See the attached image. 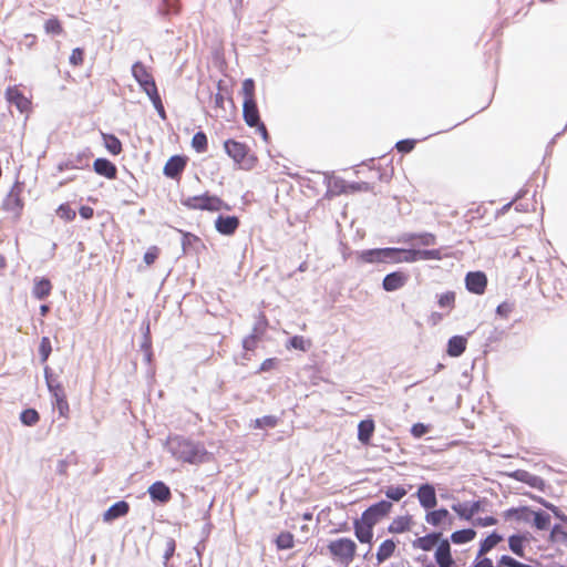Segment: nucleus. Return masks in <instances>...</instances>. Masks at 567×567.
I'll return each instance as SVG.
<instances>
[{
	"label": "nucleus",
	"mask_w": 567,
	"mask_h": 567,
	"mask_svg": "<svg viewBox=\"0 0 567 567\" xmlns=\"http://www.w3.org/2000/svg\"><path fill=\"white\" fill-rule=\"evenodd\" d=\"M168 447L173 456L183 463H203L206 461L208 454L203 443L183 436L171 439Z\"/></svg>",
	"instance_id": "1"
},
{
	"label": "nucleus",
	"mask_w": 567,
	"mask_h": 567,
	"mask_svg": "<svg viewBox=\"0 0 567 567\" xmlns=\"http://www.w3.org/2000/svg\"><path fill=\"white\" fill-rule=\"evenodd\" d=\"M181 203L185 208L190 210H207L214 213L223 209H230V206L226 202L216 195L209 194L208 192L200 195L188 196L183 198Z\"/></svg>",
	"instance_id": "2"
},
{
	"label": "nucleus",
	"mask_w": 567,
	"mask_h": 567,
	"mask_svg": "<svg viewBox=\"0 0 567 567\" xmlns=\"http://www.w3.org/2000/svg\"><path fill=\"white\" fill-rule=\"evenodd\" d=\"M224 148L239 168L249 171L256 166L258 159L247 144L229 138L224 142Z\"/></svg>",
	"instance_id": "3"
},
{
	"label": "nucleus",
	"mask_w": 567,
	"mask_h": 567,
	"mask_svg": "<svg viewBox=\"0 0 567 567\" xmlns=\"http://www.w3.org/2000/svg\"><path fill=\"white\" fill-rule=\"evenodd\" d=\"M327 548L334 561L348 566L355 558L358 546L353 539L340 537L330 540Z\"/></svg>",
	"instance_id": "4"
},
{
	"label": "nucleus",
	"mask_w": 567,
	"mask_h": 567,
	"mask_svg": "<svg viewBox=\"0 0 567 567\" xmlns=\"http://www.w3.org/2000/svg\"><path fill=\"white\" fill-rule=\"evenodd\" d=\"M393 509V504L390 501L382 499L375 504L369 506L362 514L361 517L364 522H367L371 526H375L383 518L389 516V514Z\"/></svg>",
	"instance_id": "5"
},
{
	"label": "nucleus",
	"mask_w": 567,
	"mask_h": 567,
	"mask_svg": "<svg viewBox=\"0 0 567 567\" xmlns=\"http://www.w3.org/2000/svg\"><path fill=\"white\" fill-rule=\"evenodd\" d=\"M424 519L430 526L442 530H449L454 525V517L445 507H434L425 512Z\"/></svg>",
	"instance_id": "6"
},
{
	"label": "nucleus",
	"mask_w": 567,
	"mask_h": 567,
	"mask_svg": "<svg viewBox=\"0 0 567 567\" xmlns=\"http://www.w3.org/2000/svg\"><path fill=\"white\" fill-rule=\"evenodd\" d=\"M132 74L146 94L157 89L152 73L144 63L135 62L132 66Z\"/></svg>",
	"instance_id": "7"
},
{
	"label": "nucleus",
	"mask_w": 567,
	"mask_h": 567,
	"mask_svg": "<svg viewBox=\"0 0 567 567\" xmlns=\"http://www.w3.org/2000/svg\"><path fill=\"white\" fill-rule=\"evenodd\" d=\"M415 496L420 503V506L425 509V512L433 509L437 506V497L435 487L432 484L425 483L417 487Z\"/></svg>",
	"instance_id": "8"
},
{
	"label": "nucleus",
	"mask_w": 567,
	"mask_h": 567,
	"mask_svg": "<svg viewBox=\"0 0 567 567\" xmlns=\"http://www.w3.org/2000/svg\"><path fill=\"white\" fill-rule=\"evenodd\" d=\"M187 165V157L183 155H174L168 158L164 165L163 173L166 177L179 181Z\"/></svg>",
	"instance_id": "9"
},
{
	"label": "nucleus",
	"mask_w": 567,
	"mask_h": 567,
	"mask_svg": "<svg viewBox=\"0 0 567 567\" xmlns=\"http://www.w3.org/2000/svg\"><path fill=\"white\" fill-rule=\"evenodd\" d=\"M182 248L186 255H199L207 251V246L203 239L197 235L187 231H182Z\"/></svg>",
	"instance_id": "10"
},
{
	"label": "nucleus",
	"mask_w": 567,
	"mask_h": 567,
	"mask_svg": "<svg viewBox=\"0 0 567 567\" xmlns=\"http://www.w3.org/2000/svg\"><path fill=\"white\" fill-rule=\"evenodd\" d=\"M91 156L92 154L89 151H83L75 155H71L69 158H66L63 163L59 165V169H86L90 166Z\"/></svg>",
	"instance_id": "11"
},
{
	"label": "nucleus",
	"mask_w": 567,
	"mask_h": 567,
	"mask_svg": "<svg viewBox=\"0 0 567 567\" xmlns=\"http://www.w3.org/2000/svg\"><path fill=\"white\" fill-rule=\"evenodd\" d=\"M434 559L437 567H453L455 565V560L452 556V548L450 540L443 538L434 551Z\"/></svg>",
	"instance_id": "12"
},
{
	"label": "nucleus",
	"mask_w": 567,
	"mask_h": 567,
	"mask_svg": "<svg viewBox=\"0 0 567 567\" xmlns=\"http://www.w3.org/2000/svg\"><path fill=\"white\" fill-rule=\"evenodd\" d=\"M466 289L475 295H483L487 288V277L483 271H471L465 276Z\"/></svg>",
	"instance_id": "13"
},
{
	"label": "nucleus",
	"mask_w": 567,
	"mask_h": 567,
	"mask_svg": "<svg viewBox=\"0 0 567 567\" xmlns=\"http://www.w3.org/2000/svg\"><path fill=\"white\" fill-rule=\"evenodd\" d=\"M415 525L414 518L411 514L395 516L388 526L390 534H404L410 533Z\"/></svg>",
	"instance_id": "14"
},
{
	"label": "nucleus",
	"mask_w": 567,
	"mask_h": 567,
	"mask_svg": "<svg viewBox=\"0 0 567 567\" xmlns=\"http://www.w3.org/2000/svg\"><path fill=\"white\" fill-rule=\"evenodd\" d=\"M240 220L237 216L219 215L215 219V229L224 236H233L239 228Z\"/></svg>",
	"instance_id": "15"
},
{
	"label": "nucleus",
	"mask_w": 567,
	"mask_h": 567,
	"mask_svg": "<svg viewBox=\"0 0 567 567\" xmlns=\"http://www.w3.org/2000/svg\"><path fill=\"white\" fill-rule=\"evenodd\" d=\"M398 544L399 542L393 538L381 542L375 553L377 563L380 565L392 558L398 551Z\"/></svg>",
	"instance_id": "16"
},
{
	"label": "nucleus",
	"mask_w": 567,
	"mask_h": 567,
	"mask_svg": "<svg viewBox=\"0 0 567 567\" xmlns=\"http://www.w3.org/2000/svg\"><path fill=\"white\" fill-rule=\"evenodd\" d=\"M409 276L403 271H393L388 274L382 281L385 291H395L401 289L408 282Z\"/></svg>",
	"instance_id": "17"
},
{
	"label": "nucleus",
	"mask_w": 567,
	"mask_h": 567,
	"mask_svg": "<svg viewBox=\"0 0 567 567\" xmlns=\"http://www.w3.org/2000/svg\"><path fill=\"white\" fill-rule=\"evenodd\" d=\"M23 207L24 203L21 197V188L19 186H14L8 195V198L4 203V208L9 212H12L17 217H20Z\"/></svg>",
	"instance_id": "18"
},
{
	"label": "nucleus",
	"mask_w": 567,
	"mask_h": 567,
	"mask_svg": "<svg viewBox=\"0 0 567 567\" xmlns=\"http://www.w3.org/2000/svg\"><path fill=\"white\" fill-rule=\"evenodd\" d=\"M262 319V322L256 326L249 336L244 338L243 348L246 351H255L258 346V342L260 341L264 332L266 331L268 322L265 317Z\"/></svg>",
	"instance_id": "19"
},
{
	"label": "nucleus",
	"mask_w": 567,
	"mask_h": 567,
	"mask_svg": "<svg viewBox=\"0 0 567 567\" xmlns=\"http://www.w3.org/2000/svg\"><path fill=\"white\" fill-rule=\"evenodd\" d=\"M442 539L443 538L441 533H430L424 536L417 537L415 540H413L412 545L415 549L430 551L433 548H436Z\"/></svg>",
	"instance_id": "20"
},
{
	"label": "nucleus",
	"mask_w": 567,
	"mask_h": 567,
	"mask_svg": "<svg viewBox=\"0 0 567 567\" xmlns=\"http://www.w3.org/2000/svg\"><path fill=\"white\" fill-rule=\"evenodd\" d=\"M373 526L369 525L362 518L353 520V529L357 539L362 544H370L373 539Z\"/></svg>",
	"instance_id": "21"
},
{
	"label": "nucleus",
	"mask_w": 567,
	"mask_h": 567,
	"mask_svg": "<svg viewBox=\"0 0 567 567\" xmlns=\"http://www.w3.org/2000/svg\"><path fill=\"white\" fill-rule=\"evenodd\" d=\"M6 97L9 103L16 105L20 112L28 111L30 107V101L17 86L8 87L6 91Z\"/></svg>",
	"instance_id": "22"
},
{
	"label": "nucleus",
	"mask_w": 567,
	"mask_h": 567,
	"mask_svg": "<svg viewBox=\"0 0 567 567\" xmlns=\"http://www.w3.org/2000/svg\"><path fill=\"white\" fill-rule=\"evenodd\" d=\"M93 169L97 175L104 176L107 179H115L117 177L116 166L106 158H96L93 163Z\"/></svg>",
	"instance_id": "23"
},
{
	"label": "nucleus",
	"mask_w": 567,
	"mask_h": 567,
	"mask_svg": "<svg viewBox=\"0 0 567 567\" xmlns=\"http://www.w3.org/2000/svg\"><path fill=\"white\" fill-rule=\"evenodd\" d=\"M130 511V505L125 501H118L113 504L107 511L103 514V520L110 523L116 518L125 516Z\"/></svg>",
	"instance_id": "24"
},
{
	"label": "nucleus",
	"mask_w": 567,
	"mask_h": 567,
	"mask_svg": "<svg viewBox=\"0 0 567 567\" xmlns=\"http://www.w3.org/2000/svg\"><path fill=\"white\" fill-rule=\"evenodd\" d=\"M512 476L516 478L517 481L524 482L528 484L529 486L537 488L539 491H543L545 487V482L543 478H540L537 475L530 474L527 471L524 470H517L515 471Z\"/></svg>",
	"instance_id": "25"
},
{
	"label": "nucleus",
	"mask_w": 567,
	"mask_h": 567,
	"mask_svg": "<svg viewBox=\"0 0 567 567\" xmlns=\"http://www.w3.org/2000/svg\"><path fill=\"white\" fill-rule=\"evenodd\" d=\"M375 430V424L372 419L362 420L358 424V440L363 445H369Z\"/></svg>",
	"instance_id": "26"
},
{
	"label": "nucleus",
	"mask_w": 567,
	"mask_h": 567,
	"mask_svg": "<svg viewBox=\"0 0 567 567\" xmlns=\"http://www.w3.org/2000/svg\"><path fill=\"white\" fill-rule=\"evenodd\" d=\"M243 115H244V120L248 126L254 127L259 124L260 116H259V111H258L256 101L255 102H244Z\"/></svg>",
	"instance_id": "27"
},
{
	"label": "nucleus",
	"mask_w": 567,
	"mask_h": 567,
	"mask_svg": "<svg viewBox=\"0 0 567 567\" xmlns=\"http://www.w3.org/2000/svg\"><path fill=\"white\" fill-rule=\"evenodd\" d=\"M52 284L47 278H37L33 284L32 295L39 300L48 298L52 292Z\"/></svg>",
	"instance_id": "28"
},
{
	"label": "nucleus",
	"mask_w": 567,
	"mask_h": 567,
	"mask_svg": "<svg viewBox=\"0 0 567 567\" xmlns=\"http://www.w3.org/2000/svg\"><path fill=\"white\" fill-rule=\"evenodd\" d=\"M148 493L153 499L166 503L171 498V491L169 487L163 483V482H155L153 483L150 488Z\"/></svg>",
	"instance_id": "29"
},
{
	"label": "nucleus",
	"mask_w": 567,
	"mask_h": 567,
	"mask_svg": "<svg viewBox=\"0 0 567 567\" xmlns=\"http://www.w3.org/2000/svg\"><path fill=\"white\" fill-rule=\"evenodd\" d=\"M467 346V340L463 336H454L447 342V354L450 357H460Z\"/></svg>",
	"instance_id": "30"
},
{
	"label": "nucleus",
	"mask_w": 567,
	"mask_h": 567,
	"mask_svg": "<svg viewBox=\"0 0 567 567\" xmlns=\"http://www.w3.org/2000/svg\"><path fill=\"white\" fill-rule=\"evenodd\" d=\"M102 140L104 147L107 150L109 153H111L114 156L120 155L122 153V142L114 134L102 133Z\"/></svg>",
	"instance_id": "31"
},
{
	"label": "nucleus",
	"mask_w": 567,
	"mask_h": 567,
	"mask_svg": "<svg viewBox=\"0 0 567 567\" xmlns=\"http://www.w3.org/2000/svg\"><path fill=\"white\" fill-rule=\"evenodd\" d=\"M502 540H503V537L501 535H498L495 532L492 533L484 540L481 542L477 556L483 557L488 551H491L494 547H496Z\"/></svg>",
	"instance_id": "32"
},
{
	"label": "nucleus",
	"mask_w": 567,
	"mask_h": 567,
	"mask_svg": "<svg viewBox=\"0 0 567 567\" xmlns=\"http://www.w3.org/2000/svg\"><path fill=\"white\" fill-rule=\"evenodd\" d=\"M412 488V485L408 487L398 485V486H388L385 489V496L390 502H400L403 497L406 496L409 489Z\"/></svg>",
	"instance_id": "33"
},
{
	"label": "nucleus",
	"mask_w": 567,
	"mask_h": 567,
	"mask_svg": "<svg viewBox=\"0 0 567 567\" xmlns=\"http://www.w3.org/2000/svg\"><path fill=\"white\" fill-rule=\"evenodd\" d=\"M476 536V532L472 528L461 529L451 534V540L454 544L461 545L472 542Z\"/></svg>",
	"instance_id": "34"
},
{
	"label": "nucleus",
	"mask_w": 567,
	"mask_h": 567,
	"mask_svg": "<svg viewBox=\"0 0 567 567\" xmlns=\"http://www.w3.org/2000/svg\"><path fill=\"white\" fill-rule=\"evenodd\" d=\"M527 542V537L523 535H512L508 538L509 549L518 557L525 556L524 545Z\"/></svg>",
	"instance_id": "35"
},
{
	"label": "nucleus",
	"mask_w": 567,
	"mask_h": 567,
	"mask_svg": "<svg viewBox=\"0 0 567 567\" xmlns=\"http://www.w3.org/2000/svg\"><path fill=\"white\" fill-rule=\"evenodd\" d=\"M381 248L368 249L363 250L358 255V258L361 262L364 264H381L382 255Z\"/></svg>",
	"instance_id": "36"
},
{
	"label": "nucleus",
	"mask_w": 567,
	"mask_h": 567,
	"mask_svg": "<svg viewBox=\"0 0 567 567\" xmlns=\"http://www.w3.org/2000/svg\"><path fill=\"white\" fill-rule=\"evenodd\" d=\"M43 29L47 34L51 35H61L64 33L63 24L56 17H51L45 20Z\"/></svg>",
	"instance_id": "37"
},
{
	"label": "nucleus",
	"mask_w": 567,
	"mask_h": 567,
	"mask_svg": "<svg viewBox=\"0 0 567 567\" xmlns=\"http://www.w3.org/2000/svg\"><path fill=\"white\" fill-rule=\"evenodd\" d=\"M456 295L454 291H446L437 297V305L450 313L455 308Z\"/></svg>",
	"instance_id": "38"
},
{
	"label": "nucleus",
	"mask_w": 567,
	"mask_h": 567,
	"mask_svg": "<svg viewBox=\"0 0 567 567\" xmlns=\"http://www.w3.org/2000/svg\"><path fill=\"white\" fill-rule=\"evenodd\" d=\"M295 545V537L290 532H282L276 538V546L279 550L290 549Z\"/></svg>",
	"instance_id": "39"
},
{
	"label": "nucleus",
	"mask_w": 567,
	"mask_h": 567,
	"mask_svg": "<svg viewBox=\"0 0 567 567\" xmlns=\"http://www.w3.org/2000/svg\"><path fill=\"white\" fill-rule=\"evenodd\" d=\"M382 264H400V248H381Z\"/></svg>",
	"instance_id": "40"
},
{
	"label": "nucleus",
	"mask_w": 567,
	"mask_h": 567,
	"mask_svg": "<svg viewBox=\"0 0 567 567\" xmlns=\"http://www.w3.org/2000/svg\"><path fill=\"white\" fill-rule=\"evenodd\" d=\"M192 146L198 153H204L208 148L207 136L204 132H197L192 138Z\"/></svg>",
	"instance_id": "41"
},
{
	"label": "nucleus",
	"mask_w": 567,
	"mask_h": 567,
	"mask_svg": "<svg viewBox=\"0 0 567 567\" xmlns=\"http://www.w3.org/2000/svg\"><path fill=\"white\" fill-rule=\"evenodd\" d=\"M278 421H279L278 417L275 415H265L262 417L256 419L252 422V427L254 429H265V427L274 429L277 426Z\"/></svg>",
	"instance_id": "42"
},
{
	"label": "nucleus",
	"mask_w": 567,
	"mask_h": 567,
	"mask_svg": "<svg viewBox=\"0 0 567 567\" xmlns=\"http://www.w3.org/2000/svg\"><path fill=\"white\" fill-rule=\"evenodd\" d=\"M241 93L244 95V102H255V81L252 79H246L243 82Z\"/></svg>",
	"instance_id": "43"
},
{
	"label": "nucleus",
	"mask_w": 567,
	"mask_h": 567,
	"mask_svg": "<svg viewBox=\"0 0 567 567\" xmlns=\"http://www.w3.org/2000/svg\"><path fill=\"white\" fill-rule=\"evenodd\" d=\"M21 422L27 426L37 424L40 420V415L34 409H25L20 414Z\"/></svg>",
	"instance_id": "44"
},
{
	"label": "nucleus",
	"mask_w": 567,
	"mask_h": 567,
	"mask_svg": "<svg viewBox=\"0 0 567 567\" xmlns=\"http://www.w3.org/2000/svg\"><path fill=\"white\" fill-rule=\"evenodd\" d=\"M181 10V3L179 0H162V4L158 8V11L162 14H171V13H178Z\"/></svg>",
	"instance_id": "45"
},
{
	"label": "nucleus",
	"mask_w": 567,
	"mask_h": 567,
	"mask_svg": "<svg viewBox=\"0 0 567 567\" xmlns=\"http://www.w3.org/2000/svg\"><path fill=\"white\" fill-rule=\"evenodd\" d=\"M533 524L537 529H547L550 526V515L545 512H535Z\"/></svg>",
	"instance_id": "46"
},
{
	"label": "nucleus",
	"mask_w": 567,
	"mask_h": 567,
	"mask_svg": "<svg viewBox=\"0 0 567 567\" xmlns=\"http://www.w3.org/2000/svg\"><path fill=\"white\" fill-rule=\"evenodd\" d=\"M150 100L152 101L154 107L156 109V111L158 112V115L165 120L166 118V112H165V109H164V105H163V102H162V99H161V95L158 93V90L155 89L153 90L152 92L147 93L146 94Z\"/></svg>",
	"instance_id": "47"
},
{
	"label": "nucleus",
	"mask_w": 567,
	"mask_h": 567,
	"mask_svg": "<svg viewBox=\"0 0 567 567\" xmlns=\"http://www.w3.org/2000/svg\"><path fill=\"white\" fill-rule=\"evenodd\" d=\"M150 100L152 101L154 107L156 109V111L158 112V115L165 120L166 118V112H165V109H164V105H163V102H162V99H161V95L158 93V90L155 89L153 90L152 92L147 93L146 94Z\"/></svg>",
	"instance_id": "48"
},
{
	"label": "nucleus",
	"mask_w": 567,
	"mask_h": 567,
	"mask_svg": "<svg viewBox=\"0 0 567 567\" xmlns=\"http://www.w3.org/2000/svg\"><path fill=\"white\" fill-rule=\"evenodd\" d=\"M150 100L152 101L154 107L156 109V111L158 112V115L165 120L166 118V112H165V109H164V105H163V102H162V99H161V95L158 93V90L155 89L153 90L152 92L147 93L146 94Z\"/></svg>",
	"instance_id": "49"
},
{
	"label": "nucleus",
	"mask_w": 567,
	"mask_h": 567,
	"mask_svg": "<svg viewBox=\"0 0 567 567\" xmlns=\"http://www.w3.org/2000/svg\"><path fill=\"white\" fill-rule=\"evenodd\" d=\"M311 347V341L302 336H295L289 340L287 348H293L300 351H307Z\"/></svg>",
	"instance_id": "50"
},
{
	"label": "nucleus",
	"mask_w": 567,
	"mask_h": 567,
	"mask_svg": "<svg viewBox=\"0 0 567 567\" xmlns=\"http://www.w3.org/2000/svg\"><path fill=\"white\" fill-rule=\"evenodd\" d=\"M56 215L65 221H72L75 218L76 213L69 204L65 203L58 207Z\"/></svg>",
	"instance_id": "51"
},
{
	"label": "nucleus",
	"mask_w": 567,
	"mask_h": 567,
	"mask_svg": "<svg viewBox=\"0 0 567 567\" xmlns=\"http://www.w3.org/2000/svg\"><path fill=\"white\" fill-rule=\"evenodd\" d=\"M52 352L51 341L48 337H42L39 346V354L41 357V361L45 362Z\"/></svg>",
	"instance_id": "52"
},
{
	"label": "nucleus",
	"mask_w": 567,
	"mask_h": 567,
	"mask_svg": "<svg viewBox=\"0 0 567 567\" xmlns=\"http://www.w3.org/2000/svg\"><path fill=\"white\" fill-rule=\"evenodd\" d=\"M452 511L455 512L460 518L472 520L470 507L466 503H457L452 505Z\"/></svg>",
	"instance_id": "53"
},
{
	"label": "nucleus",
	"mask_w": 567,
	"mask_h": 567,
	"mask_svg": "<svg viewBox=\"0 0 567 567\" xmlns=\"http://www.w3.org/2000/svg\"><path fill=\"white\" fill-rule=\"evenodd\" d=\"M47 382H48L49 391L54 396L55 401L66 396L65 392H64V388L61 383H59V382L54 383L51 380H47Z\"/></svg>",
	"instance_id": "54"
},
{
	"label": "nucleus",
	"mask_w": 567,
	"mask_h": 567,
	"mask_svg": "<svg viewBox=\"0 0 567 567\" xmlns=\"http://www.w3.org/2000/svg\"><path fill=\"white\" fill-rule=\"evenodd\" d=\"M69 62L72 66H81L84 63V50L81 48L73 49Z\"/></svg>",
	"instance_id": "55"
},
{
	"label": "nucleus",
	"mask_w": 567,
	"mask_h": 567,
	"mask_svg": "<svg viewBox=\"0 0 567 567\" xmlns=\"http://www.w3.org/2000/svg\"><path fill=\"white\" fill-rule=\"evenodd\" d=\"M417 260H419V250L401 249L400 248V262H414Z\"/></svg>",
	"instance_id": "56"
},
{
	"label": "nucleus",
	"mask_w": 567,
	"mask_h": 567,
	"mask_svg": "<svg viewBox=\"0 0 567 567\" xmlns=\"http://www.w3.org/2000/svg\"><path fill=\"white\" fill-rule=\"evenodd\" d=\"M441 260L442 252L440 249L419 250V260Z\"/></svg>",
	"instance_id": "57"
},
{
	"label": "nucleus",
	"mask_w": 567,
	"mask_h": 567,
	"mask_svg": "<svg viewBox=\"0 0 567 567\" xmlns=\"http://www.w3.org/2000/svg\"><path fill=\"white\" fill-rule=\"evenodd\" d=\"M550 538L553 542H566L567 532L561 526L556 525L551 529Z\"/></svg>",
	"instance_id": "58"
},
{
	"label": "nucleus",
	"mask_w": 567,
	"mask_h": 567,
	"mask_svg": "<svg viewBox=\"0 0 567 567\" xmlns=\"http://www.w3.org/2000/svg\"><path fill=\"white\" fill-rule=\"evenodd\" d=\"M159 249L156 246H152L147 249V251L144 254V261L147 266H151L155 262V260L158 258Z\"/></svg>",
	"instance_id": "59"
},
{
	"label": "nucleus",
	"mask_w": 567,
	"mask_h": 567,
	"mask_svg": "<svg viewBox=\"0 0 567 567\" xmlns=\"http://www.w3.org/2000/svg\"><path fill=\"white\" fill-rule=\"evenodd\" d=\"M513 309H514L513 302L504 301L497 306L496 312L502 318H507L512 313Z\"/></svg>",
	"instance_id": "60"
},
{
	"label": "nucleus",
	"mask_w": 567,
	"mask_h": 567,
	"mask_svg": "<svg viewBox=\"0 0 567 567\" xmlns=\"http://www.w3.org/2000/svg\"><path fill=\"white\" fill-rule=\"evenodd\" d=\"M413 238L417 239L424 246H431L436 244V237L434 234L431 233L414 235Z\"/></svg>",
	"instance_id": "61"
},
{
	"label": "nucleus",
	"mask_w": 567,
	"mask_h": 567,
	"mask_svg": "<svg viewBox=\"0 0 567 567\" xmlns=\"http://www.w3.org/2000/svg\"><path fill=\"white\" fill-rule=\"evenodd\" d=\"M474 526L487 527L497 524V519L493 516L477 517L472 519Z\"/></svg>",
	"instance_id": "62"
},
{
	"label": "nucleus",
	"mask_w": 567,
	"mask_h": 567,
	"mask_svg": "<svg viewBox=\"0 0 567 567\" xmlns=\"http://www.w3.org/2000/svg\"><path fill=\"white\" fill-rule=\"evenodd\" d=\"M498 565L502 567H527L526 565L517 561L511 556L504 555L498 560Z\"/></svg>",
	"instance_id": "63"
},
{
	"label": "nucleus",
	"mask_w": 567,
	"mask_h": 567,
	"mask_svg": "<svg viewBox=\"0 0 567 567\" xmlns=\"http://www.w3.org/2000/svg\"><path fill=\"white\" fill-rule=\"evenodd\" d=\"M395 147L401 153H409L415 147V141L414 140H402L396 143Z\"/></svg>",
	"instance_id": "64"
}]
</instances>
